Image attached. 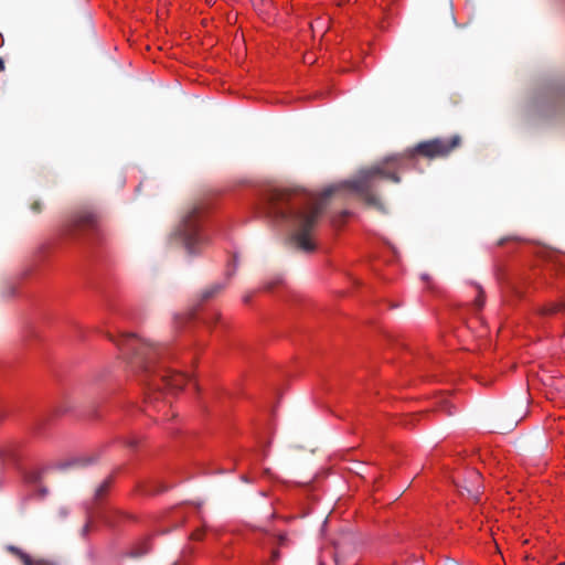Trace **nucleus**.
I'll list each match as a JSON object with an SVG mask.
<instances>
[{"label": "nucleus", "instance_id": "nucleus-20", "mask_svg": "<svg viewBox=\"0 0 565 565\" xmlns=\"http://www.w3.org/2000/svg\"><path fill=\"white\" fill-rule=\"evenodd\" d=\"M279 558H280V554H279V552H278V551H276V550H274V551L271 552L270 561H271L273 563H275V562H277Z\"/></svg>", "mask_w": 565, "mask_h": 565}, {"label": "nucleus", "instance_id": "nucleus-22", "mask_svg": "<svg viewBox=\"0 0 565 565\" xmlns=\"http://www.w3.org/2000/svg\"><path fill=\"white\" fill-rule=\"evenodd\" d=\"M103 519H104L105 523H107L108 525H110V526L114 525L108 515H104Z\"/></svg>", "mask_w": 565, "mask_h": 565}, {"label": "nucleus", "instance_id": "nucleus-3", "mask_svg": "<svg viewBox=\"0 0 565 565\" xmlns=\"http://www.w3.org/2000/svg\"><path fill=\"white\" fill-rule=\"evenodd\" d=\"M202 212V204L194 203L190 205L184 211L177 228V235L182 241L189 254H195L198 248L204 243V238L199 231V222Z\"/></svg>", "mask_w": 565, "mask_h": 565}, {"label": "nucleus", "instance_id": "nucleus-18", "mask_svg": "<svg viewBox=\"0 0 565 565\" xmlns=\"http://www.w3.org/2000/svg\"><path fill=\"white\" fill-rule=\"evenodd\" d=\"M90 462H92V459L89 457H83L75 461V463L79 465V466H87Z\"/></svg>", "mask_w": 565, "mask_h": 565}, {"label": "nucleus", "instance_id": "nucleus-25", "mask_svg": "<svg viewBox=\"0 0 565 565\" xmlns=\"http://www.w3.org/2000/svg\"><path fill=\"white\" fill-rule=\"evenodd\" d=\"M264 288L266 290H270L273 288V284H266Z\"/></svg>", "mask_w": 565, "mask_h": 565}, {"label": "nucleus", "instance_id": "nucleus-26", "mask_svg": "<svg viewBox=\"0 0 565 565\" xmlns=\"http://www.w3.org/2000/svg\"><path fill=\"white\" fill-rule=\"evenodd\" d=\"M4 70V63L3 61L0 58V72Z\"/></svg>", "mask_w": 565, "mask_h": 565}, {"label": "nucleus", "instance_id": "nucleus-9", "mask_svg": "<svg viewBox=\"0 0 565 565\" xmlns=\"http://www.w3.org/2000/svg\"><path fill=\"white\" fill-rule=\"evenodd\" d=\"M149 550L150 545L148 539H142L130 548L129 555L131 557H141L146 555L149 552Z\"/></svg>", "mask_w": 565, "mask_h": 565}, {"label": "nucleus", "instance_id": "nucleus-29", "mask_svg": "<svg viewBox=\"0 0 565 565\" xmlns=\"http://www.w3.org/2000/svg\"><path fill=\"white\" fill-rule=\"evenodd\" d=\"M249 300V297H245L244 301L247 302Z\"/></svg>", "mask_w": 565, "mask_h": 565}, {"label": "nucleus", "instance_id": "nucleus-30", "mask_svg": "<svg viewBox=\"0 0 565 565\" xmlns=\"http://www.w3.org/2000/svg\"><path fill=\"white\" fill-rule=\"evenodd\" d=\"M3 415L0 413V420L2 419Z\"/></svg>", "mask_w": 565, "mask_h": 565}, {"label": "nucleus", "instance_id": "nucleus-16", "mask_svg": "<svg viewBox=\"0 0 565 565\" xmlns=\"http://www.w3.org/2000/svg\"><path fill=\"white\" fill-rule=\"evenodd\" d=\"M276 540H277V544L281 547L287 546L289 543V540L285 534L277 535Z\"/></svg>", "mask_w": 565, "mask_h": 565}, {"label": "nucleus", "instance_id": "nucleus-17", "mask_svg": "<svg viewBox=\"0 0 565 565\" xmlns=\"http://www.w3.org/2000/svg\"><path fill=\"white\" fill-rule=\"evenodd\" d=\"M42 209H43V205H42L41 201H34V202L31 204V210H32L34 213H41V212H42Z\"/></svg>", "mask_w": 565, "mask_h": 565}, {"label": "nucleus", "instance_id": "nucleus-10", "mask_svg": "<svg viewBox=\"0 0 565 565\" xmlns=\"http://www.w3.org/2000/svg\"><path fill=\"white\" fill-rule=\"evenodd\" d=\"M110 483H111V479L110 478H107L106 480H104L95 490V493H94V499L96 501H99L102 500L106 493L108 492L109 488H110Z\"/></svg>", "mask_w": 565, "mask_h": 565}, {"label": "nucleus", "instance_id": "nucleus-31", "mask_svg": "<svg viewBox=\"0 0 565 565\" xmlns=\"http://www.w3.org/2000/svg\"><path fill=\"white\" fill-rule=\"evenodd\" d=\"M559 565H565V563H562V564H559Z\"/></svg>", "mask_w": 565, "mask_h": 565}, {"label": "nucleus", "instance_id": "nucleus-27", "mask_svg": "<svg viewBox=\"0 0 565 565\" xmlns=\"http://www.w3.org/2000/svg\"><path fill=\"white\" fill-rule=\"evenodd\" d=\"M241 479L244 481V482H249V479L247 478V476H242Z\"/></svg>", "mask_w": 565, "mask_h": 565}, {"label": "nucleus", "instance_id": "nucleus-28", "mask_svg": "<svg viewBox=\"0 0 565 565\" xmlns=\"http://www.w3.org/2000/svg\"><path fill=\"white\" fill-rule=\"evenodd\" d=\"M504 243V239L499 241V245H502Z\"/></svg>", "mask_w": 565, "mask_h": 565}, {"label": "nucleus", "instance_id": "nucleus-21", "mask_svg": "<svg viewBox=\"0 0 565 565\" xmlns=\"http://www.w3.org/2000/svg\"><path fill=\"white\" fill-rule=\"evenodd\" d=\"M57 513H58L61 519H65L67 516V514H68V511L65 508H61V509H58Z\"/></svg>", "mask_w": 565, "mask_h": 565}, {"label": "nucleus", "instance_id": "nucleus-4", "mask_svg": "<svg viewBox=\"0 0 565 565\" xmlns=\"http://www.w3.org/2000/svg\"><path fill=\"white\" fill-rule=\"evenodd\" d=\"M534 115L545 121L565 120V90L557 89L534 105Z\"/></svg>", "mask_w": 565, "mask_h": 565}, {"label": "nucleus", "instance_id": "nucleus-12", "mask_svg": "<svg viewBox=\"0 0 565 565\" xmlns=\"http://www.w3.org/2000/svg\"><path fill=\"white\" fill-rule=\"evenodd\" d=\"M565 309V302L559 301L555 303H551L546 307H544L541 311L542 315H555L557 312H561Z\"/></svg>", "mask_w": 565, "mask_h": 565}, {"label": "nucleus", "instance_id": "nucleus-15", "mask_svg": "<svg viewBox=\"0 0 565 565\" xmlns=\"http://www.w3.org/2000/svg\"><path fill=\"white\" fill-rule=\"evenodd\" d=\"M475 305L477 306L478 309H481L484 305V296L481 289H479V295L475 300Z\"/></svg>", "mask_w": 565, "mask_h": 565}, {"label": "nucleus", "instance_id": "nucleus-24", "mask_svg": "<svg viewBox=\"0 0 565 565\" xmlns=\"http://www.w3.org/2000/svg\"><path fill=\"white\" fill-rule=\"evenodd\" d=\"M445 565H460L458 562L454 561V559H449L446 562Z\"/></svg>", "mask_w": 565, "mask_h": 565}, {"label": "nucleus", "instance_id": "nucleus-2", "mask_svg": "<svg viewBox=\"0 0 565 565\" xmlns=\"http://www.w3.org/2000/svg\"><path fill=\"white\" fill-rule=\"evenodd\" d=\"M122 354L129 356V364L134 371L146 374L156 373L154 364L163 358L164 348L153 345L140 339L134 333L122 334L118 339L108 335Z\"/></svg>", "mask_w": 565, "mask_h": 565}, {"label": "nucleus", "instance_id": "nucleus-8", "mask_svg": "<svg viewBox=\"0 0 565 565\" xmlns=\"http://www.w3.org/2000/svg\"><path fill=\"white\" fill-rule=\"evenodd\" d=\"M158 377L169 390H181L185 383V376L183 374H171L168 371H161Z\"/></svg>", "mask_w": 565, "mask_h": 565}, {"label": "nucleus", "instance_id": "nucleus-6", "mask_svg": "<svg viewBox=\"0 0 565 565\" xmlns=\"http://www.w3.org/2000/svg\"><path fill=\"white\" fill-rule=\"evenodd\" d=\"M7 551L18 557L23 563V565H57L55 562L50 559L33 558L14 545H8Z\"/></svg>", "mask_w": 565, "mask_h": 565}, {"label": "nucleus", "instance_id": "nucleus-13", "mask_svg": "<svg viewBox=\"0 0 565 565\" xmlns=\"http://www.w3.org/2000/svg\"><path fill=\"white\" fill-rule=\"evenodd\" d=\"M93 529V522L90 519L87 520V522L83 525V527L79 531V535L83 537V539H86L90 532V530Z\"/></svg>", "mask_w": 565, "mask_h": 565}, {"label": "nucleus", "instance_id": "nucleus-14", "mask_svg": "<svg viewBox=\"0 0 565 565\" xmlns=\"http://www.w3.org/2000/svg\"><path fill=\"white\" fill-rule=\"evenodd\" d=\"M521 418H522V416H520V415H515V416H513V418L510 420V423L508 424V426H507V427H499V428H500V429H504V428L512 429V428H514V427L518 425V423L521 420Z\"/></svg>", "mask_w": 565, "mask_h": 565}, {"label": "nucleus", "instance_id": "nucleus-7", "mask_svg": "<svg viewBox=\"0 0 565 565\" xmlns=\"http://www.w3.org/2000/svg\"><path fill=\"white\" fill-rule=\"evenodd\" d=\"M468 484H465L460 493L462 495L467 494L469 498L473 499L476 502L479 501V497L481 494V486H480V475L477 471H472L469 476Z\"/></svg>", "mask_w": 565, "mask_h": 565}, {"label": "nucleus", "instance_id": "nucleus-11", "mask_svg": "<svg viewBox=\"0 0 565 565\" xmlns=\"http://www.w3.org/2000/svg\"><path fill=\"white\" fill-rule=\"evenodd\" d=\"M223 286L221 284H214L206 289H204L201 294L202 300H209L213 298L216 294H218L222 290Z\"/></svg>", "mask_w": 565, "mask_h": 565}, {"label": "nucleus", "instance_id": "nucleus-5", "mask_svg": "<svg viewBox=\"0 0 565 565\" xmlns=\"http://www.w3.org/2000/svg\"><path fill=\"white\" fill-rule=\"evenodd\" d=\"M100 215L92 207H84L78 210L70 223L66 225L65 234L71 237H76L78 233L84 231L96 230L99 224Z\"/></svg>", "mask_w": 565, "mask_h": 565}, {"label": "nucleus", "instance_id": "nucleus-23", "mask_svg": "<svg viewBox=\"0 0 565 565\" xmlns=\"http://www.w3.org/2000/svg\"><path fill=\"white\" fill-rule=\"evenodd\" d=\"M136 444H137L136 439H130V440L127 441V445L130 446V447L136 446Z\"/></svg>", "mask_w": 565, "mask_h": 565}, {"label": "nucleus", "instance_id": "nucleus-1", "mask_svg": "<svg viewBox=\"0 0 565 565\" xmlns=\"http://www.w3.org/2000/svg\"><path fill=\"white\" fill-rule=\"evenodd\" d=\"M460 145L461 137L459 135L418 142L402 153L388 156L369 168L361 169L351 180L328 186L319 198L300 189L271 188L265 193L266 211L274 218L290 221L296 228L291 234V241L299 249L307 253L313 252L316 246L310 239V233L326 210L327 200L339 189L348 188L356 193L366 205L385 212L384 204L376 194L380 179L399 183L398 172L406 168L408 161L417 157L429 160L445 158Z\"/></svg>", "mask_w": 565, "mask_h": 565}, {"label": "nucleus", "instance_id": "nucleus-19", "mask_svg": "<svg viewBox=\"0 0 565 565\" xmlns=\"http://www.w3.org/2000/svg\"><path fill=\"white\" fill-rule=\"evenodd\" d=\"M203 535H204V533H203V531H202V530H196V531H194V532L191 534V539H192V540H198V541H200V540H202Z\"/></svg>", "mask_w": 565, "mask_h": 565}]
</instances>
